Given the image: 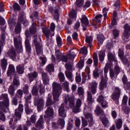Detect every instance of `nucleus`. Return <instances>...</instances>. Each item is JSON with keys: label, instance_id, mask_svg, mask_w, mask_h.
Masks as SVG:
<instances>
[{"label": "nucleus", "instance_id": "f257e3e1", "mask_svg": "<svg viewBox=\"0 0 130 130\" xmlns=\"http://www.w3.org/2000/svg\"><path fill=\"white\" fill-rule=\"evenodd\" d=\"M52 87L53 100L54 102H57L59 100L58 98H59L62 91L61 85L56 82H53L52 84Z\"/></svg>", "mask_w": 130, "mask_h": 130}, {"label": "nucleus", "instance_id": "f03ea898", "mask_svg": "<svg viewBox=\"0 0 130 130\" xmlns=\"http://www.w3.org/2000/svg\"><path fill=\"white\" fill-rule=\"evenodd\" d=\"M0 100H3L0 102V109L2 111H6V108H9L10 106V99H9V94L3 93L0 95Z\"/></svg>", "mask_w": 130, "mask_h": 130}, {"label": "nucleus", "instance_id": "7ed1b4c3", "mask_svg": "<svg viewBox=\"0 0 130 130\" xmlns=\"http://www.w3.org/2000/svg\"><path fill=\"white\" fill-rule=\"evenodd\" d=\"M34 105L37 107L38 111L40 112L43 108H44V105H45V101L44 99L42 97L35 96L34 97Z\"/></svg>", "mask_w": 130, "mask_h": 130}, {"label": "nucleus", "instance_id": "20e7f679", "mask_svg": "<svg viewBox=\"0 0 130 130\" xmlns=\"http://www.w3.org/2000/svg\"><path fill=\"white\" fill-rule=\"evenodd\" d=\"M34 44L35 46L37 54L39 56V55L43 54V46L40 44L39 42L37 41V36H34Z\"/></svg>", "mask_w": 130, "mask_h": 130}, {"label": "nucleus", "instance_id": "39448f33", "mask_svg": "<svg viewBox=\"0 0 130 130\" xmlns=\"http://www.w3.org/2000/svg\"><path fill=\"white\" fill-rule=\"evenodd\" d=\"M14 44L15 48L17 50H19V52H22L23 51V46H22V38L21 36L19 35L18 36L14 38Z\"/></svg>", "mask_w": 130, "mask_h": 130}, {"label": "nucleus", "instance_id": "423d86ee", "mask_svg": "<svg viewBox=\"0 0 130 130\" xmlns=\"http://www.w3.org/2000/svg\"><path fill=\"white\" fill-rule=\"evenodd\" d=\"M59 7L57 6L55 9H53L52 6L48 7V12H50L51 15L54 16V18L56 21H57L59 19Z\"/></svg>", "mask_w": 130, "mask_h": 130}, {"label": "nucleus", "instance_id": "0eeeda50", "mask_svg": "<svg viewBox=\"0 0 130 130\" xmlns=\"http://www.w3.org/2000/svg\"><path fill=\"white\" fill-rule=\"evenodd\" d=\"M45 113L44 117L45 119H47V121H50L51 118L53 117V115H54L53 108L51 107H48L47 110L45 111Z\"/></svg>", "mask_w": 130, "mask_h": 130}, {"label": "nucleus", "instance_id": "6e6552de", "mask_svg": "<svg viewBox=\"0 0 130 130\" xmlns=\"http://www.w3.org/2000/svg\"><path fill=\"white\" fill-rule=\"evenodd\" d=\"M114 92L112 95V99L114 101H117V104H118V100L120 98V94H121V90L118 87H115Z\"/></svg>", "mask_w": 130, "mask_h": 130}, {"label": "nucleus", "instance_id": "1a4fd4ad", "mask_svg": "<svg viewBox=\"0 0 130 130\" xmlns=\"http://www.w3.org/2000/svg\"><path fill=\"white\" fill-rule=\"evenodd\" d=\"M96 101L99 102L101 105L102 108H108V102L106 100H105V97L104 95L101 94L98 98Z\"/></svg>", "mask_w": 130, "mask_h": 130}, {"label": "nucleus", "instance_id": "9d476101", "mask_svg": "<svg viewBox=\"0 0 130 130\" xmlns=\"http://www.w3.org/2000/svg\"><path fill=\"white\" fill-rule=\"evenodd\" d=\"M25 35L26 37L25 41L26 51L28 53H31V46L30 45V42H29L28 39L29 37H30V32H29V31H28V30L25 31Z\"/></svg>", "mask_w": 130, "mask_h": 130}, {"label": "nucleus", "instance_id": "9b49d317", "mask_svg": "<svg viewBox=\"0 0 130 130\" xmlns=\"http://www.w3.org/2000/svg\"><path fill=\"white\" fill-rule=\"evenodd\" d=\"M102 17H103V15L101 14L97 15L95 17V19H93L91 21V24L94 26V28H97V26L100 25V23H101V20H102Z\"/></svg>", "mask_w": 130, "mask_h": 130}, {"label": "nucleus", "instance_id": "f8f14e48", "mask_svg": "<svg viewBox=\"0 0 130 130\" xmlns=\"http://www.w3.org/2000/svg\"><path fill=\"white\" fill-rule=\"evenodd\" d=\"M6 56L10 57L13 60H16V57H17V53H16V50L13 48H11L6 53Z\"/></svg>", "mask_w": 130, "mask_h": 130}, {"label": "nucleus", "instance_id": "ddd939ff", "mask_svg": "<svg viewBox=\"0 0 130 130\" xmlns=\"http://www.w3.org/2000/svg\"><path fill=\"white\" fill-rule=\"evenodd\" d=\"M43 33L46 37V39H49V37L54 36V31L51 30V29L47 28H45L42 29Z\"/></svg>", "mask_w": 130, "mask_h": 130}, {"label": "nucleus", "instance_id": "4468645a", "mask_svg": "<svg viewBox=\"0 0 130 130\" xmlns=\"http://www.w3.org/2000/svg\"><path fill=\"white\" fill-rule=\"evenodd\" d=\"M41 73L42 75V79L44 85H48L49 83V76L47 75V73L43 71V70L41 69Z\"/></svg>", "mask_w": 130, "mask_h": 130}, {"label": "nucleus", "instance_id": "2eb2a0df", "mask_svg": "<svg viewBox=\"0 0 130 130\" xmlns=\"http://www.w3.org/2000/svg\"><path fill=\"white\" fill-rule=\"evenodd\" d=\"M63 98L66 104L68 103V101H69V106L71 108H73L74 106H75V102H74V100H70V96H69V94H63Z\"/></svg>", "mask_w": 130, "mask_h": 130}, {"label": "nucleus", "instance_id": "dca6fc26", "mask_svg": "<svg viewBox=\"0 0 130 130\" xmlns=\"http://www.w3.org/2000/svg\"><path fill=\"white\" fill-rule=\"evenodd\" d=\"M59 115L61 117H67V110L64 108V104H61L60 108L58 109Z\"/></svg>", "mask_w": 130, "mask_h": 130}, {"label": "nucleus", "instance_id": "f3484780", "mask_svg": "<svg viewBox=\"0 0 130 130\" xmlns=\"http://www.w3.org/2000/svg\"><path fill=\"white\" fill-rule=\"evenodd\" d=\"M98 86V83L96 81H92L90 83V90L91 92L93 95H95L96 94V92H97V87Z\"/></svg>", "mask_w": 130, "mask_h": 130}, {"label": "nucleus", "instance_id": "a211bd4d", "mask_svg": "<svg viewBox=\"0 0 130 130\" xmlns=\"http://www.w3.org/2000/svg\"><path fill=\"white\" fill-rule=\"evenodd\" d=\"M84 116L86 119H87L90 125H93L94 122V119L93 118V114L90 112H87L84 114Z\"/></svg>", "mask_w": 130, "mask_h": 130}, {"label": "nucleus", "instance_id": "6ab92c4d", "mask_svg": "<svg viewBox=\"0 0 130 130\" xmlns=\"http://www.w3.org/2000/svg\"><path fill=\"white\" fill-rule=\"evenodd\" d=\"M124 32L123 34L124 38L125 39H128L129 37L130 33V26L127 24H126L124 25Z\"/></svg>", "mask_w": 130, "mask_h": 130}, {"label": "nucleus", "instance_id": "aec40b11", "mask_svg": "<svg viewBox=\"0 0 130 130\" xmlns=\"http://www.w3.org/2000/svg\"><path fill=\"white\" fill-rule=\"evenodd\" d=\"M14 118L15 119L14 124H17V121L22 118V112L18 111V110H15Z\"/></svg>", "mask_w": 130, "mask_h": 130}, {"label": "nucleus", "instance_id": "412c9836", "mask_svg": "<svg viewBox=\"0 0 130 130\" xmlns=\"http://www.w3.org/2000/svg\"><path fill=\"white\" fill-rule=\"evenodd\" d=\"M43 123H44L43 115H41L40 118L36 123V127H37V128H43Z\"/></svg>", "mask_w": 130, "mask_h": 130}, {"label": "nucleus", "instance_id": "4be33fe9", "mask_svg": "<svg viewBox=\"0 0 130 130\" xmlns=\"http://www.w3.org/2000/svg\"><path fill=\"white\" fill-rule=\"evenodd\" d=\"M81 105H82V101L80 99H78L76 101V107H74L73 109V112H75V113L79 112Z\"/></svg>", "mask_w": 130, "mask_h": 130}, {"label": "nucleus", "instance_id": "5701e85b", "mask_svg": "<svg viewBox=\"0 0 130 130\" xmlns=\"http://www.w3.org/2000/svg\"><path fill=\"white\" fill-rule=\"evenodd\" d=\"M94 113H95V114L96 115H98V116H104V111H103V110L101 108V107H100V106H97L96 107V109L94 110Z\"/></svg>", "mask_w": 130, "mask_h": 130}, {"label": "nucleus", "instance_id": "b1692460", "mask_svg": "<svg viewBox=\"0 0 130 130\" xmlns=\"http://www.w3.org/2000/svg\"><path fill=\"white\" fill-rule=\"evenodd\" d=\"M15 72H16V70L15 69V66H14V65L12 64H9L7 73L8 77H10V76H11L12 74L15 73Z\"/></svg>", "mask_w": 130, "mask_h": 130}, {"label": "nucleus", "instance_id": "393cba45", "mask_svg": "<svg viewBox=\"0 0 130 130\" xmlns=\"http://www.w3.org/2000/svg\"><path fill=\"white\" fill-rule=\"evenodd\" d=\"M96 39L98 45H101L103 44V42H104V40H105V37H104L103 35L100 34L98 35Z\"/></svg>", "mask_w": 130, "mask_h": 130}, {"label": "nucleus", "instance_id": "a878e982", "mask_svg": "<svg viewBox=\"0 0 130 130\" xmlns=\"http://www.w3.org/2000/svg\"><path fill=\"white\" fill-rule=\"evenodd\" d=\"M29 80L31 83L32 81H34V79H36L38 77V73L36 71H34L32 73H29L28 74Z\"/></svg>", "mask_w": 130, "mask_h": 130}, {"label": "nucleus", "instance_id": "bb28decb", "mask_svg": "<svg viewBox=\"0 0 130 130\" xmlns=\"http://www.w3.org/2000/svg\"><path fill=\"white\" fill-rule=\"evenodd\" d=\"M7 66H8V61L7 60V59L4 58L1 60V68L3 73L6 72V70H7Z\"/></svg>", "mask_w": 130, "mask_h": 130}, {"label": "nucleus", "instance_id": "cd10ccee", "mask_svg": "<svg viewBox=\"0 0 130 130\" xmlns=\"http://www.w3.org/2000/svg\"><path fill=\"white\" fill-rule=\"evenodd\" d=\"M29 31L31 34H35L37 33V24L35 22H33L29 28Z\"/></svg>", "mask_w": 130, "mask_h": 130}, {"label": "nucleus", "instance_id": "c85d7f7f", "mask_svg": "<svg viewBox=\"0 0 130 130\" xmlns=\"http://www.w3.org/2000/svg\"><path fill=\"white\" fill-rule=\"evenodd\" d=\"M65 75L66 76V78H68L70 82H73L74 81V78H73V73L72 71L66 70L65 71Z\"/></svg>", "mask_w": 130, "mask_h": 130}, {"label": "nucleus", "instance_id": "c756f323", "mask_svg": "<svg viewBox=\"0 0 130 130\" xmlns=\"http://www.w3.org/2000/svg\"><path fill=\"white\" fill-rule=\"evenodd\" d=\"M81 22L82 25L88 26L89 25V20L86 15H82L81 19Z\"/></svg>", "mask_w": 130, "mask_h": 130}, {"label": "nucleus", "instance_id": "7c9ffc66", "mask_svg": "<svg viewBox=\"0 0 130 130\" xmlns=\"http://www.w3.org/2000/svg\"><path fill=\"white\" fill-rule=\"evenodd\" d=\"M85 93V91L84 90V88L82 87H79L77 89V95L80 97L82 99H84V94Z\"/></svg>", "mask_w": 130, "mask_h": 130}, {"label": "nucleus", "instance_id": "2f4dec72", "mask_svg": "<svg viewBox=\"0 0 130 130\" xmlns=\"http://www.w3.org/2000/svg\"><path fill=\"white\" fill-rule=\"evenodd\" d=\"M107 86V79L106 80L102 79L101 82L100 83L99 89L101 91L104 89V88H106Z\"/></svg>", "mask_w": 130, "mask_h": 130}, {"label": "nucleus", "instance_id": "473e14b6", "mask_svg": "<svg viewBox=\"0 0 130 130\" xmlns=\"http://www.w3.org/2000/svg\"><path fill=\"white\" fill-rule=\"evenodd\" d=\"M25 67L23 64H18L16 67V71L18 74H24V70Z\"/></svg>", "mask_w": 130, "mask_h": 130}, {"label": "nucleus", "instance_id": "72a5a7b5", "mask_svg": "<svg viewBox=\"0 0 130 130\" xmlns=\"http://www.w3.org/2000/svg\"><path fill=\"white\" fill-rule=\"evenodd\" d=\"M32 94L35 97H39V93L38 92V87L36 85H34L31 91Z\"/></svg>", "mask_w": 130, "mask_h": 130}, {"label": "nucleus", "instance_id": "f704fd0d", "mask_svg": "<svg viewBox=\"0 0 130 130\" xmlns=\"http://www.w3.org/2000/svg\"><path fill=\"white\" fill-rule=\"evenodd\" d=\"M15 87L13 85L9 86L8 88V93L10 95L11 97H13L15 95Z\"/></svg>", "mask_w": 130, "mask_h": 130}, {"label": "nucleus", "instance_id": "c9c22d12", "mask_svg": "<svg viewBox=\"0 0 130 130\" xmlns=\"http://www.w3.org/2000/svg\"><path fill=\"white\" fill-rule=\"evenodd\" d=\"M85 41L88 43V46L89 48L92 47V42L93 41V38L92 36H86L85 39Z\"/></svg>", "mask_w": 130, "mask_h": 130}, {"label": "nucleus", "instance_id": "e433bc0d", "mask_svg": "<svg viewBox=\"0 0 130 130\" xmlns=\"http://www.w3.org/2000/svg\"><path fill=\"white\" fill-rule=\"evenodd\" d=\"M115 124L117 129H120L122 127V119L121 118L118 119L115 122Z\"/></svg>", "mask_w": 130, "mask_h": 130}, {"label": "nucleus", "instance_id": "4c0bfd02", "mask_svg": "<svg viewBox=\"0 0 130 130\" xmlns=\"http://www.w3.org/2000/svg\"><path fill=\"white\" fill-rule=\"evenodd\" d=\"M108 58L109 61H114L115 62H117L116 58H115V56L113 55V54H112V53L110 52L108 53Z\"/></svg>", "mask_w": 130, "mask_h": 130}, {"label": "nucleus", "instance_id": "58836bf2", "mask_svg": "<svg viewBox=\"0 0 130 130\" xmlns=\"http://www.w3.org/2000/svg\"><path fill=\"white\" fill-rule=\"evenodd\" d=\"M24 110L25 113L28 115L29 114H31L32 112H33V110L30 109L29 107V105L28 104H25L24 105Z\"/></svg>", "mask_w": 130, "mask_h": 130}, {"label": "nucleus", "instance_id": "ea45409f", "mask_svg": "<svg viewBox=\"0 0 130 130\" xmlns=\"http://www.w3.org/2000/svg\"><path fill=\"white\" fill-rule=\"evenodd\" d=\"M121 110L125 113V114H128L130 112V109L128 107H127V105H121Z\"/></svg>", "mask_w": 130, "mask_h": 130}, {"label": "nucleus", "instance_id": "a19ab883", "mask_svg": "<svg viewBox=\"0 0 130 130\" xmlns=\"http://www.w3.org/2000/svg\"><path fill=\"white\" fill-rule=\"evenodd\" d=\"M99 74L102 75V74H103V71L99 70L98 69L94 70L93 73V77L95 78H99Z\"/></svg>", "mask_w": 130, "mask_h": 130}, {"label": "nucleus", "instance_id": "79ce46f5", "mask_svg": "<svg viewBox=\"0 0 130 130\" xmlns=\"http://www.w3.org/2000/svg\"><path fill=\"white\" fill-rule=\"evenodd\" d=\"M46 71L48 73H51V72H54V66L53 64H49L46 67Z\"/></svg>", "mask_w": 130, "mask_h": 130}, {"label": "nucleus", "instance_id": "37998d69", "mask_svg": "<svg viewBox=\"0 0 130 130\" xmlns=\"http://www.w3.org/2000/svg\"><path fill=\"white\" fill-rule=\"evenodd\" d=\"M26 19V16H25V14L22 13L20 14V15L18 17V23H23L24 22Z\"/></svg>", "mask_w": 130, "mask_h": 130}, {"label": "nucleus", "instance_id": "c03bdc74", "mask_svg": "<svg viewBox=\"0 0 130 130\" xmlns=\"http://www.w3.org/2000/svg\"><path fill=\"white\" fill-rule=\"evenodd\" d=\"M57 59L58 60H61L63 62H68V56L62 54L60 55L59 56V58H57Z\"/></svg>", "mask_w": 130, "mask_h": 130}, {"label": "nucleus", "instance_id": "a18cd8bd", "mask_svg": "<svg viewBox=\"0 0 130 130\" xmlns=\"http://www.w3.org/2000/svg\"><path fill=\"white\" fill-rule=\"evenodd\" d=\"M58 125L61 126V128L64 127V120L62 118H59L57 120Z\"/></svg>", "mask_w": 130, "mask_h": 130}, {"label": "nucleus", "instance_id": "49530a36", "mask_svg": "<svg viewBox=\"0 0 130 130\" xmlns=\"http://www.w3.org/2000/svg\"><path fill=\"white\" fill-rule=\"evenodd\" d=\"M21 23H18L15 27V32L16 33V34H20V33H21Z\"/></svg>", "mask_w": 130, "mask_h": 130}, {"label": "nucleus", "instance_id": "de8ad7c7", "mask_svg": "<svg viewBox=\"0 0 130 130\" xmlns=\"http://www.w3.org/2000/svg\"><path fill=\"white\" fill-rule=\"evenodd\" d=\"M39 88H40L39 89V93L40 95H43L45 93V87L42 84H40L39 85Z\"/></svg>", "mask_w": 130, "mask_h": 130}, {"label": "nucleus", "instance_id": "09e8293b", "mask_svg": "<svg viewBox=\"0 0 130 130\" xmlns=\"http://www.w3.org/2000/svg\"><path fill=\"white\" fill-rule=\"evenodd\" d=\"M58 78L61 83L64 82V80H66V77H64V74L62 72H60L58 75Z\"/></svg>", "mask_w": 130, "mask_h": 130}, {"label": "nucleus", "instance_id": "8fccbe9b", "mask_svg": "<svg viewBox=\"0 0 130 130\" xmlns=\"http://www.w3.org/2000/svg\"><path fill=\"white\" fill-rule=\"evenodd\" d=\"M93 95H92V93L91 92L88 91H87V101L90 103H93Z\"/></svg>", "mask_w": 130, "mask_h": 130}, {"label": "nucleus", "instance_id": "3c124183", "mask_svg": "<svg viewBox=\"0 0 130 130\" xmlns=\"http://www.w3.org/2000/svg\"><path fill=\"white\" fill-rule=\"evenodd\" d=\"M93 63L95 67H98V56L97 54H94L93 55Z\"/></svg>", "mask_w": 130, "mask_h": 130}, {"label": "nucleus", "instance_id": "603ef678", "mask_svg": "<svg viewBox=\"0 0 130 130\" xmlns=\"http://www.w3.org/2000/svg\"><path fill=\"white\" fill-rule=\"evenodd\" d=\"M100 118L101 119L102 122L103 124L105 125V126H106V125H107V124L109 123V121L108 120V119H107L106 117L102 118L100 117Z\"/></svg>", "mask_w": 130, "mask_h": 130}, {"label": "nucleus", "instance_id": "864d4df0", "mask_svg": "<svg viewBox=\"0 0 130 130\" xmlns=\"http://www.w3.org/2000/svg\"><path fill=\"white\" fill-rule=\"evenodd\" d=\"M55 102H52V100H51V98H48L47 100V102L46 103V106H51V105H53Z\"/></svg>", "mask_w": 130, "mask_h": 130}, {"label": "nucleus", "instance_id": "5fc2aeb1", "mask_svg": "<svg viewBox=\"0 0 130 130\" xmlns=\"http://www.w3.org/2000/svg\"><path fill=\"white\" fill-rule=\"evenodd\" d=\"M69 17L71 19H75V20H76L77 17V13H76V11L72 10L71 13H69Z\"/></svg>", "mask_w": 130, "mask_h": 130}, {"label": "nucleus", "instance_id": "6e6d98bb", "mask_svg": "<svg viewBox=\"0 0 130 130\" xmlns=\"http://www.w3.org/2000/svg\"><path fill=\"white\" fill-rule=\"evenodd\" d=\"M128 99V97H127V95H124L122 100L121 105H127Z\"/></svg>", "mask_w": 130, "mask_h": 130}, {"label": "nucleus", "instance_id": "4d7b16f0", "mask_svg": "<svg viewBox=\"0 0 130 130\" xmlns=\"http://www.w3.org/2000/svg\"><path fill=\"white\" fill-rule=\"evenodd\" d=\"M72 36L73 40H75L77 42L79 41V35H78V32L74 31L72 34Z\"/></svg>", "mask_w": 130, "mask_h": 130}, {"label": "nucleus", "instance_id": "13d9d810", "mask_svg": "<svg viewBox=\"0 0 130 130\" xmlns=\"http://www.w3.org/2000/svg\"><path fill=\"white\" fill-rule=\"evenodd\" d=\"M15 97L20 99L22 98V97H23V91L21 89H18L16 92Z\"/></svg>", "mask_w": 130, "mask_h": 130}, {"label": "nucleus", "instance_id": "bf43d9fd", "mask_svg": "<svg viewBox=\"0 0 130 130\" xmlns=\"http://www.w3.org/2000/svg\"><path fill=\"white\" fill-rule=\"evenodd\" d=\"M115 72L114 70L110 69V77L112 80H114L115 79Z\"/></svg>", "mask_w": 130, "mask_h": 130}, {"label": "nucleus", "instance_id": "052dcab7", "mask_svg": "<svg viewBox=\"0 0 130 130\" xmlns=\"http://www.w3.org/2000/svg\"><path fill=\"white\" fill-rule=\"evenodd\" d=\"M105 57V53L103 52H101L99 54V58L100 61H103L104 60V57Z\"/></svg>", "mask_w": 130, "mask_h": 130}, {"label": "nucleus", "instance_id": "680f3d73", "mask_svg": "<svg viewBox=\"0 0 130 130\" xmlns=\"http://www.w3.org/2000/svg\"><path fill=\"white\" fill-rule=\"evenodd\" d=\"M75 5H76L78 8L82 7V6L84 5V0H76Z\"/></svg>", "mask_w": 130, "mask_h": 130}, {"label": "nucleus", "instance_id": "e2e57ef3", "mask_svg": "<svg viewBox=\"0 0 130 130\" xmlns=\"http://www.w3.org/2000/svg\"><path fill=\"white\" fill-rule=\"evenodd\" d=\"M62 86L67 91V92H69V91H70V90L69 89V82H68V81H65L62 83Z\"/></svg>", "mask_w": 130, "mask_h": 130}, {"label": "nucleus", "instance_id": "0e129e2a", "mask_svg": "<svg viewBox=\"0 0 130 130\" xmlns=\"http://www.w3.org/2000/svg\"><path fill=\"white\" fill-rule=\"evenodd\" d=\"M115 75L117 77V75L120 73V68L118 66H116L114 67V71Z\"/></svg>", "mask_w": 130, "mask_h": 130}, {"label": "nucleus", "instance_id": "69168bd1", "mask_svg": "<svg viewBox=\"0 0 130 130\" xmlns=\"http://www.w3.org/2000/svg\"><path fill=\"white\" fill-rule=\"evenodd\" d=\"M11 102L13 105L17 106V105H18V98H17L16 96H14L12 98Z\"/></svg>", "mask_w": 130, "mask_h": 130}, {"label": "nucleus", "instance_id": "338daca9", "mask_svg": "<svg viewBox=\"0 0 130 130\" xmlns=\"http://www.w3.org/2000/svg\"><path fill=\"white\" fill-rule=\"evenodd\" d=\"M84 61L83 60H80L79 61L77 64L76 65V67H77V68H78V69H83V68L84 67Z\"/></svg>", "mask_w": 130, "mask_h": 130}, {"label": "nucleus", "instance_id": "774afa93", "mask_svg": "<svg viewBox=\"0 0 130 130\" xmlns=\"http://www.w3.org/2000/svg\"><path fill=\"white\" fill-rule=\"evenodd\" d=\"M56 42H57V44L58 46V47H61V38H60L59 36H57L56 38Z\"/></svg>", "mask_w": 130, "mask_h": 130}]
</instances>
